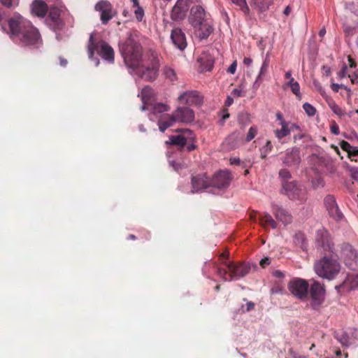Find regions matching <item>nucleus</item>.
I'll return each instance as SVG.
<instances>
[{
	"mask_svg": "<svg viewBox=\"0 0 358 358\" xmlns=\"http://www.w3.org/2000/svg\"><path fill=\"white\" fill-rule=\"evenodd\" d=\"M192 193H196L203 191L210 187V178L206 173L198 174L192 176L191 180Z\"/></svg>",
	"mask_w": 358,
	"mask_h": 358,
	"instance_id": "obj_13",
	"label": "nucleus"
},
{
	"mask_svg": "<svg viewBox=\"0 0 358 358\" xmlns=\"http://www.w3.org/2000/svg\"><path fill=\"white\" fill-rule=\"evenodd\" d=\"M135 8H136V10H134V13L136 15V20L138 22H140L143 18L144 10L140 5L138 6H136Z\"/></svg>",
	"mask_w": 358,
	"mask_h": 358,
	"instance_id": "obj_40",
	"label": "nucleus"
},
{
	"mask_svg": "<svg viewBox=\"0 0 358 358\" xmlns=\"http://www.w3.org/2000/svg\"><path fill=\"white\" fill-rule=\"evenodd\" d=\"M30 10L32 15L43 18L48 12V6L43 0H34Z\"/></svg>",
	"mask_w": 358,
	"mask_h": 358,
	"instance_id": "obj_17",
	"label": "nucleus"
},
{
	"mask_svg": "<svg viewBox=\"0 0 358 358\" xmlns=\"http://www.w3.org/2000/svg\"><path fill=\"white\" fill-rule=\"evenodd\" d=\"M192 22H203L206 20V11L201 6H193L190 10Z\"/></svg>",
	"mask_w": 358,
	"mask_h": 358,
	"instance_id": "obj_25",
	"label": "nucleus"
},
{
	"mask_svg": "<svg viewBox=\"0 0 358 358\" xmlns=\"http://www.w3.org/2000/svg\"><path fill=\"white\" fill-rule=\"evenodd\" d=\"M153 96V90L150 87H144L141 91V98L143 103L148 104Z\"/></svg>",
	"mask_w": 358,
	"mask_h": 358,
	"instance_id": "obj_28",
	"label": "nucleus"
},
{
	"mask_svg": "<svg viewBox=\"0 0 358 358\" xmlns=\"http://www.w3.org/2000/svg\"><path fill=\"white\" fill-rule=\"evenodd\" d=\"M232 180L230 172L220 171L215 173L212 178H210V187L225 189L229 187Z\"/></svg>",
	"mask_w": 358,
	"mask_h": 358,
	"instance_id": "obj_11",
	"label": "nucleus"
},
{
	"mask_svg": "<svg viewBox=\"0 0 358 358\" xmlns=\"http://www.w3.org/2000/svg\"><path fill=\"white\" fill-rule=\"evenodd\" d=\"M199 63V69L201 72L210 71L214 66V57L210 53L203 52L197 59Z\"/></svg>",
	"mask_w": 358,
	"mask_h": 358,
	"instance_id": "obj_20",
	"label": "nucleus"
},
{
	"mask_svg": "<svg viewBox=\"0 0 358 358\" xmlns=\"http://www.w3.org/2000/svg\"><path fill=\"white\" fill-rule=\"evenodd\" d=\"M340 146L344 151L347 152L348 155L350 152V150L352 148V146L345 141H341Z\"/></svg>",
	"mask_w": 358,
	"mask_h": 358,
	"instance_id": "obj_44",
	"label": "nucleus"
},
{
	"mask_svg": "<svg viewBox=\"0 0 358 358\" xmlns=\"http://www.w3.org/2000/svg\"><path fill=\"white\" fill-rule=\"evenodd\" d=\"M348 78L352 84L358 85V70L349 73Z\"/></svg>",
	"mask_w": 358,
	"mask_h": 358,
	"instance_id": "obj_42",
	"label": "nucleus"
},
{
	"mask_svg": "<svg viewBox=\"0 0 358 358\" xmlns=\"http://www.w3.org/2000/svg\"><path fill=\"white\" fill-rule=\"evenodd\" d=\"M329 106L331 110L337 115L341 117L345 115V111L338 106L335 102L332 101L329 103Z\"/></svg>",
	"mask_w": 358,
	"mask_h": 358,
	"instance_id": "obj_36",
	"label": "nucleus"
},
{
	"mask_svg": "<svg viewBox=\"0 0 358 358\" xmlns=\"http://www.w3.org/2000/svg\"><path fill=\"white\" fill-rule=\"evenodd\" d=\"M351 176L355 180H358V168H352L350 169Z\"/></svg>",
	"mask_w": 358,
	"mask_h": 358,
	"instance_id": "obj_51",
	"label": "nucleus"
},
{
	"mask_svg": "<svg viewBox=\"0 0 358 358\" xmlns=\"http://www.w3.org/2000/svg\"><path fill=\"white\" fill-rule=\"evenodd\" d=\"M120 50L127 66L146 81L155 80L159 69V59L154 51L143 55V48L138 31L130 33L124 43H120Z\"/></svg>",
	"mask_w": 358,
	"mask_h": 358,
	"instance_id": "obj_1",
	"label": "nucleus"
},
{
	"mask_svg": "<svg viewBox=\"0 0 358 358\" xmlns=\"http://www.w3.org/2000/svg\"><path fill=\"white\" fill-rule=\"evenodd\" d=\"M271 264V259L268 257H264L261 259L259 262V265L262 268H265L266 266L269 265Z\"/></svg>",
	"mask_w": 358,
	"mask_h": 358,
	"instance_id": "obj_50",
	"label": "nucleus"
},
{
	"mask_svg": "<svg viewBox=\"0 0 358 358\" xmlns=\"http://www.w3.org/2000/svg\"><path fill=\"white\" fill-rule=\"evenodd\" d=\"M0 26L12 39H18L25 45H34L40 40L38 29L31 24H0Z\"/></svg>",
	"mask_w": 358,
	"mask_h": 358,
	"instance_id": "obj_2",
	"label": "nucleus"
},
{
	"mask_svg": "<svg viewBox=\"0 0 358 358\" xmlns=\"http://www.w3.org/2000/svg\"><path fill=\"white\" fill-rule=\"evenodd\" d=\"M8 22H9V23H11V22H22V17L19 15V16H17V19H15L14 17H11V18H10L8 20Z\"/></svg>",
	"mask_w": 358,
	"mask_h": 358,
	"instance_id": "obj_60",
	"label": "nucleus"
},
{
	"mask_svg": "<svg viewBox=\"0 0 358 358\" xmlns=\"http://www.w3.org/2000/svg\"><path fill=\"white\" fill-rule=\"evenodd\" d=\"M348 62H349V65H350V68H354L356 66L355 62L350 56L348 57Z\"/></svg>",
	"mask_w": 358,
	"mask_h": 358,
	"instance_id": "obj_63",
	"label": "nucleus"
},
{
	"mask_svg": "<svg viewBox=\"0 0 358 358\" xmlns=\"http://www.w3.org/2000/svg\"><path fill=\"white\" fill-rule=\"evenodd\" d=\"M230 164L231 165H238L239 166L241 164V161L238 157H234V158L230 159Z\"/></svg>",
	"mask_w": 358,
	"mask_h": 358,
	"instance_id": "obj_54",
	"label": "nucleus"
},
{
	"mask_svg": "<svg viewBox=\"0 0 358 358\" xmlns=\"http://www.w3.org/2000/svg\"><path fill=\"white\" fill-rule=\"evenodd\" d=\"M169 110V106L164 103H157L153 107L154 113H161Z\"/></svg>",
	"mask_w": 358,
	"mask_h": 358,
	"instance_id": "obj_37",
	"label": "nucleus"
},
{
	"mask_svg": "<svg viewBox=\"0 0 358 358\" xmlns=\"http://www.w3.org/2000/svg\"><path fill=\"white\" fill-rule=\"evenodd\" d=\"M195 35L201 39L207 38L213 31V28L210 24H194Z\"/></svg>",
	"mask_w": 358,
	"mask_h": 358,
	"instance_id": "obj_23",
	"label": "nucleus"
},
{
	"mask_svg": "<svg viewBox=\"0 0 358 358\" xmlns=\"http://www.w3.org/2000/svg\"><path fill=\"white\" fill-rule=\"evenodd\" d=\"M232 94L236 96H237V97H240V96H243L242 90L241 89H234L232 91Z\"/></svg>",
	"mask_w": 358,
	"mask_h": 358,
	"instance_id": "obj_56",
	"label": "nucleus"
},
{
	"mask_svg": "<svg viewBox=\"0 0 358 358\" xmlns=\"http://www.w3.org/2000/svg\"><path fill=\"white\" fill-rule=\"evenodd\" d=\"M324 202L327 210L337 206L336 199L332 195H327L324 198Z\"/></svg>",
	"mask_w": 358,
	"mask_h": 358,
	"instance_id": "obj_34",
	"label": "nucleus"
},
{
	"mask_svg": "<svg viewBox=\"0 0 358 358\" xmlns=\"http://www.w3.org/2000/svg\"><path fill=\"white\" fill-rule=\"evenodd\" d=\"M301 162L299 150L296 148L288 149L286 151L283 163L288 166H297Z\"/></svg>",
	"mask_w": 358,
	"mask_h": 358,
	"instance_id": "obj_19",
	"label": "nucleus"
},
{
	"mask_svg": "<svg viewBox=\"0 0 358 358\" xmlns=\"http://www.w3.org/2000/svg\"><path fill=\"white\" fill-rule=\"evenodd\" d=\"M271 210L275 218L285 225L289 224L292 222V215L282 207L273 204Z\"/></svg>",
	"mask_w": 358,
	"mask_h": 358,
	"instance_id": "obj_16",
	"label": "nucleus"
},
{
	"mask_svg": "<svg viewBox=\"0 0 358 358\" xmlns=\"http://www.w3.org/2000/svg\"><path fill=\"white\" fill-rule=\"evenodd\" d=\"M273 276L279 278H283L285 276L284 273L279 270L273 271Z\"/></svg>",
	"mask_w": 358,
	"mask_h": 358,
	"instance_id": "obj_57",
	"label": "nucleus"
},
{
	"mask_svg": "<svg viewBox=\"0 0 358 358\" xmlns=\"http://www.w3.org/2000/svg\"><path fill=\"white\" fill-rule=\"evenodd\" d=\"M177 122H192L194 119V113L188 107H178L173 113Z\"/></svg>",
	"mask_w": 358,
	"mask_h": 358,
	"instance_id": "obj_15",
	"label": "nucleus"
},
{
	"mask_svg": "<svg viewBox=\"0 0 358 358\" xmlns=\"http://www.w3.org/2000/svg\"><path fill=\"white\" fill-rule=\"evenodd\" d=\"M322 69L324 71V74L326 76H328L330 75L331 73V69L329 66H322Z\"/></svg>",
	"mask_w": 358,
	"mask_h": 358,
	"instance_id": "obj_61",
	"label": "nucleus"
},
{
	"mask_svg": "<svg viewBox=\"0 0 358 358\" xmlns=\"http://www.w3.org/2000/svg\"><path fill=\"white\" fill-rule=\"evenodd\" d=\"M225 268L217 267L216 273L219 277L224 280H232L244 277L249 273L250 266L248 264L240 262L235 264L233 262H223Z\"/></svg>",
	"mask_w": 358,
	"mask_h": 358,
	"instance_id": "obj_3",
	"label": "nucleus"
},
{
	"mask_svg": "<svg viewBox=\"0 0 358 358\" xmlns=\"http://www.w3.org/2000/svg\"><path fill=\"white\" fill-rule=\"evenodd\" d=\"M257 134V129L256 127H251L249 129L248 133L246 136V141L250 142L252 141Z\"/></svg>",
	"mask_w": 358,
	"mask_h": 358,
	"instance_id": "obj_39",
	"label": "nucleus"
},
{
	"mask_svg": "<svg viewBox=\"0 0 358 358\" xmlns=\"http://www.w3.org/2000/svg\"><path fill=\"white\" fill-rule=\"evenodd\" d=\"M48 17L52 22H62L72 19L68 9L62 3H59L57 6H51L50 8H48Z\"/></svg>",
	"mask_w": 358,
	"mask_h": 358,
	"instance_id": "obj_10",
	"label": "nucleus"
},
{
	"mask_svg": "<svg viewBox=\"0 0 358 358\" xmlns=\"http://www.w3.org/2000/svg\"><path fill=\"white\" fill-rule=\"evenodd\" d=\"M272 149H273L272 143H271V141L268 140V141H266L265 145L262 148V150L269 153L272 150Z\"/></svg>",
	"mask_w": 358,
	"mask_h": 358,
	"instance_id": "obj_49",
	"label": "nucleus"
},
{
	"mask_svg": "<svg viewBox=\"0 0 358 358\" xmlns=\"http://www.w3.org/2000/svg\"><path fill=\"white\" fill-rule=\"evenodd\" d=\"M186 149L188 152H191L196 149V145L193 143L187 145Z\"/></svg>",
	"mask_w": 358,
	"mask_h": 358,
	"instance_id": "obj_64",
	"label": "nucleus"
},
{
	"mask_svg": "<svg viewBox=\"0 0 358 358\" xmlns=\"http://www.w3.org/2000/svg\"><path fill=\"white\" fill-rule=\"evenodd\" d=\"M279 177L283 180H288L291 178L292 176L287 169H283L279 171Z\"/></svg>",
	"mask_w": 358,
	"mask_h": 358,
	"instance_id": "obj_43",
	"label": "nucleus"
},
{
	"mask_svg": "<svg viewBox=\"0 0 358 358\" xmlns=\"http://www.w3.org/2000/svg\"><path fill=\"white\" fill-rule=\"evenodd\" d=\"M316 242L324 250L332 251L334 249V244L327 231L319 230L317 232Z\"/></svg>",
	"mask_w": 358,
	"mask_h": 358,
	"instance_id": "obj_18",
	"label": "nucleus"
},
{
	"mask_svg": "<svg viewBox=\"0 0 358 358\" xmlns=\"http://www.w3.org/2000/svg\"><path fill=\"white\" fill-rule=\"evenodd\" d=\"M176 122L177 120L173 113V115L164 114L161 115L158 120L159 131L164 132L166 129L173 126Z\"/></svg>",
	"mask_w": 358,
	"mask_h": 358,
	"instance_id": "obj_24",
	"label": "nucleus"
},
{
	"mask_svg": "<svg viewBox=\"0 0 358 358\" xmlns=\"http://www.w3.org/2000/svg\"><path fill=\"white\" fill-rule=\"evenodd\" d=\"M329 215L335 219L336 220H340L343 218V215L340 209L338 208V205L334 206V208L328 210Z\"/></svg>",
	"mask_w": 358,
	"mask_h": 358,
	"instance_id": "obj_32",
	"label": "nucleus"
},
{
	"mask_svg": "<svg viewBox=\"0 0 358 358\" xmlns=\"http://www.w3.org/2000/svg\"><path fill=\"white\" fill-rule=\"evenodd\" d=\"M178 101L188 106H200L203 102V96L198 91H187L178 96Z\"/></svg>",
	"mask_w": 358,
	"mask_h": 358,
	"instance_id": "obj_12",
	"label": "nucleus"
},
{
	"mask_svg": "<svg viewBox=\"0 0 358 358\" xmlns=\"http://www.w3.org/2000/svg\"><path fill=\"white\" fill-rule=\"evenodd\" d=\"M303 108L308 116H313L316 113L315 108L308 103H305L303 105Z\"/></svg>",
	"mask_w": 358,
	"mask_h": 358,
	"instance_id": "obj_38",
	"label": "nucleus"
},
{
	"mask_svg": "<svg viewBox=\"0 0 358 358\" xmlns=\"http://www.w3.org/2000/svg\"><path fill=\"white\" fill-rule=\"evenodd\" d=\"M255 307V303L253 302H248L247 304H246V309L245 310L246 311H250L251 310H252Z\"/></svg>",
	"mask_w": 358,
	"mask_h": 358,
	"instance_id": "obj_62",
	"label": "nucleus"
},
{
	"mask_svg": "<svg viewBox=\"0 0 358 358\" xmlns=\"http://www.w3.org/2000/svg\"><path fill=\"white\" fill-rule=\"evenodd\" d=\"M94 9L99 12L102 22H108L117 14V10L107 0L98 1L95 4Z\"/></svg>",
	"mask_w": 358,
	"mask_h": 358,
	"instance_id": "obj_9",
	"label": "nucleus"
},
{
	"mask_svg": "<svg viewBox=\"0 0 358 358\" xmlns=\"http://www.w3.org/2000/svg\"><path fill=\"white\" fill-rule=\"evenodd\" d=\"M299 132L293 136V141L296 143L298 140L304 139L305 141L309 140V136L308 134L303 131L301 128L300 130H297Z\"/></svg>",
	"mask_w": 358,
	"mask_h": 358,
	"instance_id": "obj_35",
	"label": "nucleus"
},
{
	"mask_svg": "<svg viewBox=\"0 0 358 358\" xmlns=\"http://www.w3.org/2000/svg\"><path fill=\"white\" fill-rule=\"evenodd\" d=\"M345 9L347 13L353 14L355 16H358V4L354 2L346 3L345 5Z\"/></svg>",
	"mask_w": 358,
	"mask_h": 358,
	"instance_id": "obj_33",
	"label": "nucleus"
},
{
	"mask_svg": "<svg viewBox=\"0 0 358 358\" xmlns=\"http://www.w3.org/2000/svg\"><path fill=\"white\" fill-rule=\"evenodd\" d=\"M330 130L334 135L339 134V127L335 121H332L330 126Z\"/></svg>",
	"mask_w": 358,
	"mask_h": 358,
	"instance_id": "obj_45",
	"label": "nucleus"
},
{
	"mask_svg": "<svg viewBox=\"0 0 358 358\" xmlns=\"http://www.w3.org/2000/svg\"><path fill=\"white\" fill-rule=\"evenodd\" d=\"M237 62L234 61L228 68L227 72L231 74H234L236 71Z\"/></svg>",
	"mask_w": 358,
	"mask_h": 358,
	"instance_id": "obj_48",
	"label": "nucleus"
},
{
	"mask_svg": "<svg viewBox=\"0 0 358 358\" xmlns=\"http://www.w3.org/2000/svg\"><path fill=\"white\" fill-rule=\"evenodd\" d=\"M276 119L280 121L279 124L282 125V122H287L284 118L281 113L278 112L275 115Z\"/></svg>",
	"mask_w": 358,
	"mask_h": 358,
	"instance_id": "obj_52",
	"label": "nucleus"
},
{
	"mask_svg": "<svg viewBox=\"0 0 358 358\" xmlns=\"http://www.w3.org/2000/svg\"><path fill=\"white\" fill-rule=\"evenodd\" d=\"M259 79L258 77L257 78L256 80L254 82L252 85V89L254 91H257L260 85Z\"/></svg>",
	"mask_w": 358,
	"mask_h": 358,
	"instance_id": "obj_58",
	"label": "nucleus"
},
{
	"mask_svg": "<svg viewBox=\"0 0 358 358\" xmlns=\"http://www.w3.org/2000/svg\"><path fill=\"white\" fill-rule=\"evenodd\" d=\"M340 264L332 258L324 257L315 264V271L321 278L334 279L340 271Z\"/></svg>",
	"mask_w": 358,
	"mask_h": 358,
	"instance_id": "obj_5",
	"label": "nucleus"
},
{
	"mask_svg": "<svg viewBox=\"0 0 358 358\" xmlns=\"http://www.w3.org/2000/svg\"><path fill=\"white\" fill-rule=\"evenodd\" d=\"M171 38L173 44L180 50H185L187 47L185 35L180 29H173L171 31Z\"/></svg>",
	"mask_w": 358,
	"mask_h": 358,
	"instance_id": "obj_21",
	"label": "nucleus"
},
{
	"mask_svg": "<svg viewBox=\"0 0 358 358\" xmlns=\"http://www.w3.org/2000/svg\"><path fill=\"white\" fill-rule=\"evenodd\" d=\"M188 10V6L185 0H177L172 8L171 17L173 21L184 20Z\"/></svg>",
	"mask_w": 358,
	"mask_h": 358,
	"instance_id": "obj_14",
	"label": "nucleus"
},
{
	"mask_svg": "<svg viewBox=\"0 0 358 358\" xmlns=\"http://www.w3.org/2000/svg\"><path fill=\"white\" fill-rule=\"evenodd\" d=\"M325 299L326 289L324 285L317 280L310 279L308 297L310 308L316 311L320 310Z\"/></svg>",
	"mask_w": 358,
	"mask_h": 358,
	"instance_id": "obj_4",
	"label": "nucleus"
},
{
	"mask_svg": "<svg viewBox=\"0 0 358 358\" xmlns=\"http://www.w3.org/2000/svg\"><path fill=\"white\" fill-rule=\"evenodd\" d=\"M291 90L296 95V96L299 99H301V94L300 92V85L299 83H296L295 84H293L291 87Z\"/></svg>",
	"mask_w": 358,
	"mask_h": 358,
	"instance_id": "obj_41",
	"label": "nucleus"
},
{
	"mask_svg": "<svg viewBox=\"0 0 358 358\" xmlns=\"http://www.w3.org/2000/svg\"><path fill=\"white\" fill-rule=\"evenodd\" d=\"M310 280L308 281L299 278H294L287 284L289 292L296 299L305 301L308 300Z\"/></svg>",
	"mask_w": 358,
	"mask_h": 358,
	"instance_id": "obj_8",
	"label": "nucleus"
},
{
	"mask_svg": "<svg viewBox=\"0 0 358 358\" xmlns=\"http://www.w3.org/2000/svg\"><path fill=\"white\" fill-rule=\"evenodd\" d=\"M273 3V0H252L251 6L257 9L259 13L266 11Z\"/></svg>",
	"mask_w": 358,
	"mask_h": 358,
	"instance_id": "obj_27",
	"label": "nucleus"
},
{
	"mask_svg": "<svg viewBox=\"0 0 358 358\" xmlns=\"http://www.w3.org/2000/svg\"><path fill=\"white\" fill-rule=\"evenodd\" d=\"M162 71L165 78L171 82H174L177 80L176 73L172 67L166 66Z\"/></svg>",
	"mask_w": 358,
	"mask_h": 358,
	"instance_id": "obj_29",
	"label": "nucleus"
},
{
	"mask_svg": "<svg viewBox=\"0 0 358 358\" xmlns=\"http://www.w3.org/2000/svg\"><path fill=\"white\" fill-rule=\"evenodd\" d=\"M231 3L236 5L245 15L249 13L250 9L246 0H231Z\"/></svg>",
	"mask_w": 358,
	"mask_h": 358,
	"instance_id": "obj_31",
	"label": "nucleus"
},
{
	"mask_svg": "<svg viewBox=\"0 0 358 358\" xmlns=\"http://www.w3.org/2000/svg\"><path fill=\"white\" fill-rule=\"evenodd\" d=\"M280 127V129H277L274 131L275 136L278 140H281L282 138L289 136L291 131L294 129L300 130V127L294 123L291 124L290 122H282Z\"/></svg>",
	"mask_w": 358,
	"mask_h": 358,
	"instance_id": "obj_22",
	"label": "nucleus"
},
{
	"mask_svg": "<svg viewBox=\"0 0 358 358\" xmlns=\"http://www.w3.org/2000/svg\"><path fill=\"white\" fill-rule=\"evenodd\" d=\"M350 157L352 156H358V147H353L348 155Z\"/></svg>",
	"mask_w": 358,
	"mask_h": 358,
	"instance_id": "obj_55",
	"label": "nucleus"
},
{
	"mask_svg": "<svg viewBox=\"0 0 358 358\" xmlns=\"http://www.w3.org/2000/svg\"><path fill=\"white\" fill-rule=\"evenodd\" d=\"M260 224L265 229L270 226L272 229H276L278 227L277 222L273 220L272 216L268 213H264L260 215L259 217Z\"/></svg>",
	"mask_w": 358,
	"mask_h": 358,
	"instance_id": "obj_26",
	"label": "nucleus"
},
{
	"mask_svg": "<svg viewBox=\"0 0 358 358\" xmlns=\"http://www.w3.org/2000/svg\"><path fill=\"white\" fill-rule=\"evenodd\" d=\"M284 194L293 201H297L299 203H303L307 199L306 189L298 184L296 181H285L282 183Z\"/></svg>",
	"mask_w": 358,
	"mask_h": 358,
	"instance_id": "obj_7",
	"label": "nucleus"
},
{
	"mask_svg": "<svg viewBox=\"0 0 358 358\" xmlns=\"http://www.w3.org/2000/svg\"><path fill=\"white\" fill-rule=\"evenodd\" d=\"M331 90L335 92H338V90L343 87V85H339V84H337V83H332L331 85Z\"/></svg>",
	"mask_w": 358,
	"mask_h": 358,
	"instance_id": "obj_53",
	"label": "nucleus"
},
{
	"mask_svg": "<svg viewBox=\"0 0 358 358\" xmlns=\"http://www.w3.org/2000/svg\"><path fill=\"white\" fill-rule=\"evenodd\" d=\"M348 67L345 64H343L342 69L338 73V76L340 78H343L345 77L346 76H348Z\"/></svg>",
	"mask_w": 358,
	"mask_h": 358,
	"instance_id": "obj_46",
	"label": "nucleus"
},
{
	"mask_svg": "<svg viewBox=\"0 0 358 358\" xmlns=\"http://www.w3.org/2000/svg\"><path fill=\"white\" fill-rule=\"evenodd\" d=\"M89 57L92 59L94 52L105 60L109 62H114V50L113 48L103 41L95 42L92 34H91L88 43Z\"/></svg>",
	"mask_w": 358,
	"mask_h": 358,
	"instance_id": "obj_6",
	"label": "nucleus"
},
{
	"mask_svg": "<svg viewBox=\"0 0 358 358\" xmlns=\"http://www.w3.org/2000/svg\"><path fill=\"white\" fill-rule=\"evenodd\" d=\"M170 143L183 148L187 143V139L182 135L173 136L170 138Z\"/></svg>",
	"mask_w": 358,
	"mask_h": 358,
	"instance_id": "obj_30",
	"label": "nucleus"
},
{
	"mask_svg": "<svg viewBox=\"0 0 358 358\" xmlns=\"http://www.w3.org/2000/svg\"><path fill=\"white\" fill-rule=\"evenodd\" d=\"M1 3L6 6V7H10L13 3V0H0Z\"/></svg>",
	"mask_w": 358,
	"mask_h": 358,
	"instance_id": "obj_59",
	"label": "nucleus"
},
{
	"mask_svg": "<svg viewBox=\"0 0 358 358\" xmlns=\"http://www.w3.org/2000/svg\"><path fill=\"white\" fill-rule=\"evenodd\" d=\"M268 68V64L267 63L266 61H264L262 64V66L260 69V72L258 75V78H260L261 76L262 75H264L267 71Z\"/></svg>",
	"mask_w": 358,
	"mask_h": 358,
	"instance_id": "obj_47",
	"label": "nucleus"
}]
</instances>
